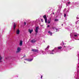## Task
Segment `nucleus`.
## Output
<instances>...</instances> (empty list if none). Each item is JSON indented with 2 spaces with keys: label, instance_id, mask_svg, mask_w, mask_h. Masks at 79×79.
Listing matches in <instances>:
<instances>
[{
  "label": "nucleus",
  "instance_id": "f257e3e1",
  "mask_svg": "<svg viewBox=\"0 0 79 79\" xmlns=\"http://www.w3.org/2000/svg\"><path fill=\"white\" fill-rule=\"evenodd\" d=\"M45 21V23H47V16L46 15H44L43 17Z\"/></svg>",
  "mask_w": 79,
  "mask_h": 79
},
{
  "label": "nucleus",
  "instance_id": "f03ea898",
  "mask_svg": "<svg viewBox=\"0 0 79 79\" xmlns=\"http://www.w3.org/2000/svg\"><path fill=\"white\" fill-rule=\"evenodd\" d=\"M31 51H32V52H39V50L38 49H32Z\"/></svg>",
  "mask_w": 79,
  "mask_h": 79
},
{
  "label": "nucleus",
  "instance_id": "7ed1b4c3",
  "mask_svg": "<svg viewBox=\"0 0 79 79\" xmlns=\"http://www.w3.org/2000/svg\"><path fill=\"white\" fill-rule=\"evenodd\" d=\"M38 31H39V27H36L35 30V32L36 34H37L38 32Z\"/></svg>",
  "mask_w": 79,
  "mask_h": 79
},
{
  "label": "nucleus",
  "instance_id": "20e7f679",
  "mask_svg": "<svg viewBox=\"0 0 79 79\" xmlns=\"http://www.w3.org/2000/svg\"><path fill=\"white\" fill-rule=\"evenodd\" d=\"M20 50H21L20 48H17V51H16V53H19V52H20Z\"/></svg>",
  "mask_w": 79,
  "mask_h": 79
},
{
  "label": "nucleus",
  "instance_id": "39448f33",
  "mask_svg": "<svg viewBox=\"0 0 79 79\" xmlns=\"http://www.w3.org/2000/svg\"><path fill=\"white\" fill-rule=\"evenodd\" d=\"M20 32V31H19V29L17 30L16 31V32L17 34H19Z\"/></svg>",
  "mask_w": 79,
  "mask_h": 79
},
{
  "label": "nucleus",
  "instance_id": "423d86ee",
  "mask_svg": "<svg viewBox=\"0 0 79 79\" xmlns=\"http://www.w3.org/2000/svg\"><path fill=\"white\" fill-rule=\"evenodd\" d=\"M19 45L20 46H22V45H23V41L22 40H21L20 41Z\"/></svg>",
  "mask_w": 79,
  "mask_h": 79
},
{
  "label": "nucleus",
  "instance_id": "0eeeda50",
  "mask_svg": "<svg viewBox=\"0 0 79 79\" xmlns=\"http://www.w3.org/2000/svg\"><path fill=\"white\" fill-rule=\"evenodd\" d=\"M35 42H36L35 40H32L31 41V43H35Z\"/></svg>",
  "mask_w": 79,
  "mask_h": 79
},
{
  "label": "nucleus",
  "instance_id": "6e6552de",
  "mask_svg": "<svg viewBox=\"0 0 79 79\" xmlns=\"http://www.w3.org/2000/svg\"><path fill=\"white\" fill-rule=\"evenodd\" d=\"M32 59H28V61H31L32 60H33Z\"/></svg>",
  "mask_w": 79,
  "mask_h": 79
},
{
  "label": "nucleus",
  "instance_id": "1a4fd4ad",
  "mask_svg": "<svg viewBox=\"0 0 79 79\" xmlns=\"http://www.w3.org/2000/svg\"><path fill=\"white\" fill-rule=\"evenodd\" d=\"M50 20H51V18H50V20L49 21V20H48V24H50Z\"/></svg>",
  "mask_w": 79,
  "mask_h": 79
},
{
  "label": "nucleus",
  "instance_id": "9d476101",
  "mask_svg": "<svg viewBox=\"0 0 79 79\" xmlns=\"http://www.w3.org/2000/svg\"><path fill=\"white\" fill-rule=\"evenodd\" d=\"M33 31V30H30L29 29V32L30 34H31V33H32V32Z\"/></svg>",
  "mask_w": 79,
  "mask_h": 79
},
{
  "label": "nucleus",
  "instance_id": "9b49d317",
  "mask_svg": "<svg viewBox=\"0 0 79 79\" xmlns=\"http://www.w3.org/2000/svg\"><path fill=\"white\" fill-rule=\"evenodd\" d=\"M58 48L59 50H61V48H62V47L61 46L58 47Z\"/></svg>",
  "mask_w": 79,
  "mask_h": 79
},
{
  "label": "nucleus",
  "instance_id": "f8f14e48",
  "mask_svg": "<svg viewBox=\"0 0 79 79\" xmlns=\"http://www.w3.org/2000/svg\"><path fill=\"white\" fill-rule=\"evenodd\" d=\"M15 27H16V24H15V23H14V29H15Z\"/></svg>",
  "mask_w": 79,
  "mask_h": 79
},
{
  "label": "nucleus",
  "instance_id": "ddd939ff",
  "mask_svg": "<svg viewBox=\"0 0 79 79\" xmlns=\"http://www.w3.org/2000/svg\"><path fill=\"white\" fill-rule=\"evenodd\" d=\"M48 33H49V34H50L51 35H52V32H51L50 31H48Z\"/></svg>",
  "mask_w": 79,
  "mask_h": 79
},
{
  "label": "nucleus",
  "instance_id": "4468645a",
  "mask_svg": "<svg viewBox=\"0 0 79 79\" xmlns=\"http://www.w3.org/2000/svg\"><path fill=\"white\" fill-rule=\"evenodd\" d=\"M2 56H0V62H2V61H1V60H2Z\"/></svg>",
  "mask_w": 79,
  "mask_h": 79
},
{
  "label": "nucleus",
  "instance_id": "2eb2a0df",
  "mask_svg": "<svg viewBox=\"0 0 79 79\" xmlns=\"http://www.w3.org/2000/svg\"><path fill=\"white\" fill-rule=\"evenodd\" d=\"M55 21H58V19H56L55 20Z\"/></svg>",
  "mask_w": 79,
  "mask_h": 79
},
{
  "label": "nucleus",
  "instance_id": "dca6fc26",
  "mask_svg": "<svg viewBox=\"0 0 79 79\" xmlns=\"http://www.w3.org/2000/svg\"><path fill=\"white\" fill-rule=\"evenodd\" d=\"M24 60H26V61H28V59H24Z\"/></svg>",
  "mask_w": 79,
  "mask_h": 79
},
{
  "label": "nucleus",
  "instance_id": "f3484780",
  "mask_svg": "<svg viewBox=\"0 0 79 79\" xmlns=\"http://www.w3.org/2000/svg\"><path fill=\"white\" fill-rule=\"evenodd\" d=\"M41 21H42V22H43V21H44V20H43V19H41Z\"/></svg>",
  "mask_w": 79,
  "mask_h": 79
},
{
  "label": "nucleus",
  "instance_id": "a211bd4d",
  "mask_svg": "<svg viewBox=\"0 0 79 79\" xmlns=\"http://www.w3.org/2000/svg\"><path fill=\"white\" fill-rule=\"evenodd\" d=\"M66 15L65 14H64V17H66Z\"/></svg>",
  "mask_w": 79,
  "mask_h": 79
},
{
  "label": "nucleus",
  "instance_id": "6ab92c4d",
  "mask_svg": "<svg viewBox=\"0 0 79 79\" xmlns=\"http://www.w3.org/2000/svg\"><path fill=\"white\" fill-rule=\"evenodd\" d=\"M74 37H77V35H74Z\"/></svg>",
  "mask_w": 79,
  "mask_h": 79
},
{
  "label": "nucleus",
  "instance_id": "aec40b11",
  "mask_svg": "<svg viewBox=\"0 0 79 79\" xmlns=\"http://www.w3.org/2000/svg\"><path fill=\"white\" fill-rule=\"evenodd\" d=\"M24 23L25 25H26V22H24Z\"/></svg>",
  "mask_w": 79,
  "mask_h": 79
},
{
  "label": "nucleus",
  "instance_id": "412c9836",
  "mask_svg": "<svg viewBox=\"0 0 79 79\" xmlns=\"http://www.w3.org/2000/svg\"><path fill=\"white\" fill-rule=\"evenodd\" d=\"M48 47H49V46H48L47 47V48H46V49H47V48H48Z\"/></svg>",
  "mask_w": 79,
  "mask_h": 79
},
{
  "label": "nucleus",
  "instance_id": "4be33fe9",
  "mask_svg": "<svg viewBox=\"0 0 79 79\" xmlns=\"http://www.w3.org/2000/svg\"><path fill=\"white\" fill-rule=\"evenodd\" d=\"M52 29H54V27H52Z\"/></svg>",
  "mask_w": 79,
  "mask_h": 79
},
{
  "label": "nucleus",
  "instance_id": "5701e85b",
  "mask_svg": "<svg viewBox=\"0 0 79 79\" xmlns=\"http://www.w3.org/2000/svg\"><path fill=\"white\" fill-rule=\"evenodd\" d=\"M70 2H68V4H70Z\"/></svg>",
  "mask_w": 79,
  "mask_h": 79
},
{
  "label": "nucleus",
  "instance_id": "b1692460",
  "mask_svg": "<svg viewBox=\"0 0 79 79\" xmlns=\"http://www.w3.org/2000/svg\"><path fill=\"white\" fill-rule=\"evenodd\" d=\"M48 27H50V25H48Z\"/></svg>",
  "mask_w": 79,
  "mask_h": 79
},
{
  "label": "nucleus",
  "instance_id": "393cba45",
  "mask_svg": "<svg viewBox=\"0 0 79 79\" xmlns=\"http://www.w3.org/2000/svg\"><path fill=\"white\" fill-rule=\"evenodd\" d=\"M42 77H43V76H42V75L41 76V79H42Z\"/></svg>",
  "mask_w": 79,
  "mask_h": 79
},
{
  "label": "nucleus",
  "instance_id": "a878e982",
  "mask_svg": "<svg viewBox=\"0 0 79 79\" xmlns=\"http://www.w3.org/2000/svg\"><path fill=\"white\" fill-rule=\"evenodd\" d=\"M53 15H55V13H54V12H53Z\"/></svg>",
  "mask_w": 79,
  "mask_h": 79
},
{
  "label": "nucleus",
  "instance_id": "bb28decb",
  "mask_svg": "<svg viewBox=\"0 0 79 79\" xmlns=\"http://www.w3.org/2000/svg\"><path fill=\"white\" fill-rule=\"evenodd\" d=\"M26 57V55H25V56H23V57Z\"/></svg>",
  "mask_w": 79,
  "mask_h": 79
},
{
  "label": "nucleus",
  "instance_id": "cd10ccee",
  "mask_svg": "<svg viewBox=\"0 0 79 79\" xmlns=\"http://www.w3.org/2000/svg\"><path fill=\"white\" fill-rule=\"evenodd\" d=\"M53 51H54V50H52V52H53Z\"/></svg>",
  "mask_w": 79,
  "mask_h": 79
},
{
  "label": "nucleus",
  "instance_id": "c85d7f7f",
  "mask_svg": "<svg viewBox=\"0 0 79 79\" xmlns=\"http://www.w3.org/2000/svg\"><path fill=\"white\" fill-rule=\"evenodd\" d=\"M56 30L57 31H58V29H56Z\"/></svg>",
  "mask_w": 79,
  "mask_h": 79
},
{
  "label": "nucleus",
  "instance_id": "c756f323",
  "mask_svg": "<svg viewBox=\"0 0 79 79\" xmlns=\"http://www.w3.org/2000/svg\"><path fill=\"white\" fill-rule=\"evenodd\" d=\"M63 24H62V26H63Z\"/></svg>",
  "mask_w": 79,
  "mask_h": 79
},
{
  "label": "nucleus",
  "instance_id": "7c9ffc66",
  "mask_svg": "<svg viewBox=\"0 0 79 79\" xmlns=\"http://www.w3.org/2000/svg\"><path fill=\"white\" fill-rule=\"evenodd\" d=\"M64 47H66L65 46Z\"/></svg>",
  "mask_w": 79,
  "mask_h": 79
},
{
  "label": "nucleus",
  "instance_id": "2f4dec72",
  "mask_svg": "<svg viewBox=\"0 0 79 79\" xmlns=\"http://www.w3.org/2000/svg\"><path fill=\"white\" fill-rule=\"evenodd\" d=\"M24 62V63H26V62Z\"/></svg>",
  "mask_w": 79,
  "mask_h": 79
},
{
  "label": "nucleus",
  "instance_id": "473e14b6",
  "mask_svg": "<svg viewBox=\"0 0 79 79\" xmlns=\"http://www.w3.org/2000/svg\"><path fill=\"white\" fill-rule=\"evenodd\" d=\"M52 54H53V53H52Z\"/></svg>",
  "mask_w": 79,
  "mask_h": 79
}]
</instances>
